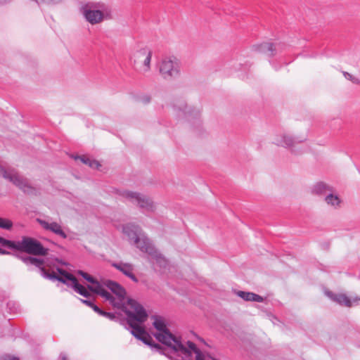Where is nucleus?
I'll list each match as a JSON object with an SVG mask.
<instances>
[{"mask_svg": "<svg viewBox=\"0 0 360 360\" xmlns=\"http://www.w3.org/2000/svg\"><path fill=\"white\" fill-rule=\"evenodd\" d=\"M104 285L117 296L115 298L117 302L122 304L120 309L127 316V323L131 328V334L145 344L152 345V338L142 326L148 316L146 309L133 299H128L125 302L126 291L117 283L106 280L104 281Z\"/></svg>", "mask_w": 360, "mask_h": 360, "instance_id": "1", "label": "nucleus"}, {"mask_svg": "<svg viewBox=\"0 0 360 360\" xmlns=\"http://www.w3.org/2000/svg\"><path fill=\"white\" fill-rule=\"evenodd\" d=\"M151 319H153V326L157 330V332L154 333L153 335L159 342L169 348L170 352H181L186 356L191 355L190 352L183 345L181 340L169 332L165 320L162 317L153 316Z\"/></svg>", "mask_w": 360, "mask_h": 360, "instance_id": "2", "label": "nucleus"}, {"mask_svg": "<svg viewBox=\"0 0 360 360\" xmlns=\"http://www.w3.org/2000/svg\"><path fill=\"white\" fill-rule=\"evenodd\" d=\"M4 247L34 255H46L48 252V249L45 248L40 242L27 236H23L21 240L17 241L5 239Z\"/></svg>", "mask_w": 360, "mask_h": 360, "instance_id": "3", "label": "nucleus"}, {"mask_svg": "<svg viewBox=\"0 0 360 360\" xmlns=\"http://www.w3.org/2000/svg\"><path fill=\"white\" fill-rule=\"evenodd\" d=\"M22 261L26 264L27 265L34 266L37 267H40V271L43 276L45 278H48L50 279L57 280L63 283H65L69 286H72L75 282H76L77 278L72 275L71 274L67 272L65 270L62 269H58V271L59 276H57L55 273L49 274L46 272V271L41 267L43 264V260L32 257L30 256H22L20 257Z\"/></svg>", "mask_w": 360, "mask_h": 360, "instance_id": "4", "label": "nucleus"}, {"mask_svg": "<svg viewBox=\"0 0 360 360\" xmlns=\"http://www.w3.org/2000/svg\"><path fill=\"white\" fill-rule=\"evenodd\" d=\"M103 6V4L101 2L88 1L81 5L79 12L86 22L96 25L111 18L110 13L100 9Z\"/></svg>", "mask_w": 360, "mask_h": 360, "instance_id": "5", "label": "nucleus"}, {"mask_svg": "<svg viewBox=\"0 0 360 360\" xmlns=\"http://www.w3.org/2000/svg\"><path fill=\"white\" fill-rule=\"evenodd\" d=\"M118 195L129 202L136 205L144 212L153 213L156 210V205L148 195L128 190L118 191Z\"/></svg>", "mask_w": 360, "mask_h": 360, "instance_id": "6", "label": "nucleus"}, {"mask_svg": "<svg viewBox=\"0 0 360 360\" xmlns=\"http://www.w3.org/2000/svg\"><path fill=\"white\" fill-rule=\"evenodd\" d=\"M0 176L11 182L24 193L32 194L35 192L34 188L31 186L28 179L21 176L14 169L5 168L0 165Z\"/></svg>", "mask_w": 360, "mask_h": 360, "instance_id": "7", "label": "nucleus"}, {"mask_svg": "<svg viewBox=\"0 0 360 360\" xmlns=\"http://www.w3.org/2000/svg\"><path fill=\"white\" fill-rule=\"evenodd\" d=\"M159 71L165 79H176L181 73L180 62L175 57L165 58L160 63Z\"/></svg>", "mask_w": 360, "mask_h": 360, "instance_id": "8", "label": "nucleus"}, {"mask_svg": "<svg viewBox=\"0 0 360 360\" xmlns=\"http://www.w3.org/2000/svg\"><path fill=\"white\" fill-rule=\"evenodd\" d=\"M141 252L148 254L160 267L167 264L165 259L158 252L150 240L142 233L134 243Z\"/></svg>", "mask_w": 360, "mask_h": 360, "instance_id": "9", "label": "nucleus"}, {"mask_svg": "<svg viewBox=\"0 0 360 360\" xmlns=\"http://www.w3.org/2000/svg\"><path fill=\"white\" fill-rule=\"evenodd\" d=\"M174 109L179 117H183L189 122L198 120L200 116V109L188 106L184 100H179L174 104Z\"/></svg>", "mask_w": 360, "mask_h": 360, "instance_id": "10", "label": "nucleus"}, {"mask_svg": "<svg viewBox=\"0 0 360 360\" xmlns=\"http://www.w3.org/2000/svg\"><path fill=\"white\" fill-rule=\"evenodd\" d=\"M305 140L295 137L286 132H281L275 134L272 139V143L278 146H281L291 150L292 153H297L293 148L297 143H302Z\"/></svg>", "mask_w": 360, "mask_h": 360, "instance_id": "11", "label": "nucleus"}, {"mask_svg": "<svg viewBox=\"0 0 360 360\" xmlns=\"http://www.w3.org/2000/svg\"><path fill=\"white\" fill-rule=\"evenodd\" d=\"M151 57L152 53L149 49H141L134 54L131 59L134 64L138 66L139 70L146 73L150 69Z\"/></svg>", "mask_w": 360, "mask_h": 360, "instance_id": "12", "label": "nucleus"}, {"mask_svg": "<svg viewBox=\"0 0 360 360\" xmlns=\"http://www.w3.org/2000/svg\"><path fill=\"white\" fill-rule=\"evenodd\" d=\"M37 221L44 230L49 231L63 239L67 238L68 235L60 224L42 219H37Z\"/></svg>", "mask_w": 360, "mask_h": 360, "instance_id": "13", "label": "nucleus"}, {"mask_svg": "<svg viewBox=\"0 0 360 360\" xmlns=\"http://www.w3.org/2000/svg\"><path fill=\"white\" fill-rule=\"evenodd\" d=\"M326 295L330 297L332 300L336 302L340 305L345 306L347 307H351L356 305L358 302L360 300L359 297H347L345 294H334L332 292L327 291Z\"/></svg>", "mask_w": 360, "mask_h": 360, "instance_id": "14", "label": "nucleus"}, {"mask_svg": "<svg viewBox=\"0 0 360 360\" xmlns=\"http://www.w3.org/2000/svg\"><path fill=\"white\" fill-rule=\"evenodd\" d=\"M104 286L105 285L103 281V283H99L96 286H88V289L90 291L98 294L105 300L110 301V302L115 307L121 308L122 304L121 302H117L116 299L112 295H111L110 292L105 290Z\"/></svg>", "mask_w": 360, "mask_h": 360, "instance_id": "15", "label": "nucleus"}, {"mask_svg": "<svg viewBox=\"0 0 360 360\" xmlns=\"http://www.w3.org/2000/svg\"><path fill=\"white\" fill-rule=\"evenodd\" d=\"M111 265L135 283L139 281L134 274V266L130 263L112 262Z\"/></svg>", "mask_w": 360, "mask_h": 360, "instance_id": "16", "label": "nucleus"}, {"mask_svg": "<svg viewBox=\"0 0 360 360\" xmlns=\"http://www.w3.org/2000/svg\"><path fill=\"white\" fill-rule=\"evenodd\" d=\"M122 231L133 243H134V241L143 233L139 226L133 224H128L123 226Z\"/></svg>", "mask_w": 360, "mask_h": 360, "instance_id": "17", "label": "nucleus"}, {"mask_svg": "<svg viewBox=\"0 0 360 360\" xmlns=\"http://www.w3.org/2000/svg\"><path fill=\"white\" fill-rule=\"evenodd\" d=\"M255 51L264 53L269 57H272L276 55L277 51L276 45L272 43H262L257 44L253 46Z\"/></svg>", "mask_w": 360, "mask_h": 360, "instance_id": "18", "label": "nucleus"}, {"mask_svg": "<svg viewBox=\"0 0 360 360\" xmlns=\"http://www.w3.org/2000/svg\"><path fill=\"white\" fill-rule=\"evenodd\" d=\"M236 295L245 301L257 302H262L264 301V298L262 296L250 292L238 290L236 292Z\"/></svg>", "mask_w": 360, "mask_h": 360, "instance_id": "19", "label": "nucleus"}, {"mask_svg": "<svg viewBox=\"0 0 360 360\" xmlns=\"http://www.w3.org/2000/svg\"><path fill=\"white\" fill-rule=\"evenodd\" d=\"M329 192H331L330 187L323 182H319L311 188V193L317 195H324L326 197Z\"/></svg>", "mask_w": 360, "mask_h": 360, "instance_id": "20", "label": "nucleus"}, {"mask_svg": "<svg viewBox=\"0 0 360 360\" xmlns=\"http://www.w3.org/2000/svg\"><path fill=\"white\" fill-rule=\"evenodd\" d=\"M325 202L328 205L337 209L340 207L341 200L337 195H334L331 192H329L328 194L324 198Z\"/></svg>", "mask_w": 360, "mask_h": 360, "instance_id": "21", "label": "nucleus"}, {"mask_svg": "<svg viewBox=\"0 0 360 360\" xmlns=\"http://www.w3.org/2000/svg\"><path fill=\"white\" fill-rule=\"evenodd\" d=\"M193 343L191 341H188L187 342V345L188 347V348L186 347V349L190 352L191 353V355L189 356H186L184 354H181V352H170L171 354L169 356V358L172 359V360H186L187 359H189L191 355H192V352H194L195 354H196L195 352V351L191 348L190 345H189V343ZM197 354H195L196 356Z\"/></svg>", "mask_w": 360, "mask_h": 360, "instance_id": "22", "label": "nucleus"}, {"mask_svg": "<svg viewBox=\"0 0 360 360\" xmlns=\"http://www.w3.org/2000/svg\"><path fill=\"white\" fill-rule=\"evenodd\" d=\"M71 288H72L75 292L84 297H89L90 296L89 290L84 286L79 284L77 280L73 283V285H72Z\"/></svg>", "mask_w": 360, "mask_h": 360, "instance_id": "23", "label": "nucleus"}, {"mask_svg": "<svg viewBox=\"0 0 360 360\" xmlns=\"http://www.w3.org/2000/svg\"><path fill=\"white\" fill-rule=\"evenodd\" d=\"M77 274L82 276L86 281L91 283L88 286H96L100 282L95 279L93 276L88 274L87 273L83 271H78Z\"/></svg>", "mask_w": 360, "mask_h": 360, "instance_id": "24", "label": "nucleus"}, {"mask_svg": "<svg viewBox=\"0 0 360 360\" xmlns=\"http://www.w3.org/2000/svg\"><path fill=\"white\" fill-rule=\"evenodd\" d=\"M91 307L94 309V311L95 312H96L98 314H100L103 316H105L109 319L112 320L115 318V316L113 314L103 311L102 309H101L98 306L95 305L94 304H93V305H91Z\"/></svg>", "mask_w": 360, "mask_h": 360, "instance_id": "25", "label": "nucleus"}, {"mask_svg": "<svg viewBox=\"0 0 360 360\" xmlns=\"http://www.w3.org/2000/svg\"><path fill=\"white\" fill-rule=\"evenodd\" d=\"M342 74L346 79L351 81L353 84L360 85V78L352 75V74L343 71Z\"/></svg>", "mask_w": 360, "mask_h": 360, "instance_id": "26", "label": "nucleus"}, {"mask_svg": "<svg viewBox=\"0 0 360 360\" xmlns=\"http://www.w3.org/2000/svg\"><path fill=\"white\" fill-rule=\"evenodd\" d=\"M191 348H192L195 352L196 353V360H206V356L204 354L201 352V351L197 348L196 345L194 343H189Z\"/></svg>", "mask_w": 360, "mask_h": 360, "instance_id": "27", "label": "nucleus"}, {"mask_svg": "<svg viewBox=\"0 0 360 360\" xmlns=\"http://www.w3.org/2000/svg\"><path fill=\"white\" fill-rule=\"evenodd\" d=\"M12 226L13 223L11 220L0 217V228L9 230Z\"/></svg>", "mask_w": 360, "mask_h": 360, "instance_id": "28", "label": "nucleus"}, {"mask_svg": "<svg viewBox=\"0 0 360 360\" xmlns=\"http://www.w3.org/2000/svg\"><path fill=\"white\" fill-rule=\"evenodd\" d=\"M139 99L141 103L144 104L150 103L151 100L150 96L147 94L141 96Z\"/></svg>", "mask_w": 360, "mask_h": 360, "instance_id": "29", "label": "nucleus"}, {"mask_svg": "<svg viewBox=\"0 0 360 360\" xmlns=\"http://www.w3.org/2000/svg\"><path fill=\"white\" fill-rule=\"evenodd\" d=\"M76 159H79L84 164L89 165L91 159L86 156H78Z\"/></svg>", "mask_w": 360, "mask_h": 360, "instance_id": "30", "label": "nucleus"}, {"mask_svg": "<svg viewBox=\"0 0 360 360\" xmlns=\"http://www.w3.org/2000/svg\"><path fill=\"white\" fill-rule=\"evenodd\" d=\"M89 166L91 168L98 169L101 167V164L96 160H91Z\"/></svg>", "mask_w": 360, "mask_h": 360, "instance_id": "31", "label": "nucleus"}, {"mask_svg": "<svg viewBox=\"0 0 360 360\" xmlns=\"http://www.w3.org/2000/svg\"><path fill=\"white\" fill-rule=\"evenodd\" d=\"M4 241H5V238L0 236V245L3 247H4ZM0 253L5 255V254H8V252H7L6 250H2L1 249H0Z\"/></svg>", "mask_w": 360, "mask_h": 360, "instance_id": "32", "label": "nucleus"}, {"mask_svg": "<svg viewBox=\"0 0 360 360\" xmlns=\"http://www.w3.org/2000/svg\"><path fill=\"white\" fill-rule=\"evenodd\" d=\"M0 360H19V359L15 356L6 355V356L1 357Z\"/></svg>", "mask_w": 360, "mask_h": 360, "instance_id": "33", "label": "nucleus"}, {"mask_svg": "<svg viewBox=\"0 0 360 360\" xmlns=\"http://www.w3.org/2000/svg\"><path fill=\"white\" fill-rule=\"evenodd\" d=\"M81 301L84 303L85 304H86L87 306L89 307H91V305H93V302L91 301V300H81Z\"/></svg>", "mask_w": 360, "mask_h": 360, "instance_id": "34", "label": "nucleus"}, {"mask_svg": "<svg viewBox=\"0 0 360 360\" xmlns=\"http://www.w3.org/2000/svg\"><path fill=\"white\" fill-rule=\"evenodd\" d=\"M11 0H0V4H6L9 1H11Z\"/></svg>", "mask_w": 360, "mask_h": 360, "instance_id": "35", "label": "nucleus"}, {"mask_svg": "<svg viewBox=\"0 0 360 360\" xmlns=\"http://www.w3.org/2000/svg\"><path fill=\"white\" fill-rule=\"evenodd\" d=\"M60 358H61L63 360H65V359H66V358H65V356L64 355H63V354H60Z\"/></svg>", "mask_w": 360, "mask_h": 360, "instance_id": "36", "label": "nucleus"}, {"mask_svg": "<svg viewBox=\"0 0 360 360\" xmlns=\"http://www.w3.org/2000/svg\"><path fill=\"white\" fill-rule=\"evenodd\" d=\"M154 346H155L156 348H158V349H159V348H160V346H159V345H158V344H155V345H154Z\"/></svg>", "mask_w": 360, "mask_h": 360, "instance_id": "37", "label": "nucleus"}, {"mask_svg": "<svg viewBox=\"0 0 360 360\" xmlns=\"http://www.w3.org/2000/svg\"><path fill=\"white\" fill-rule=\"evenodd\" d=\"M198 338V340H199L200 341H201V342H204V340H203L202 338Z\"/></svg>", "mask_w": 360, "mask_h": 360, "instance_id": "38", "label": "nucleus"}]
</instances>
